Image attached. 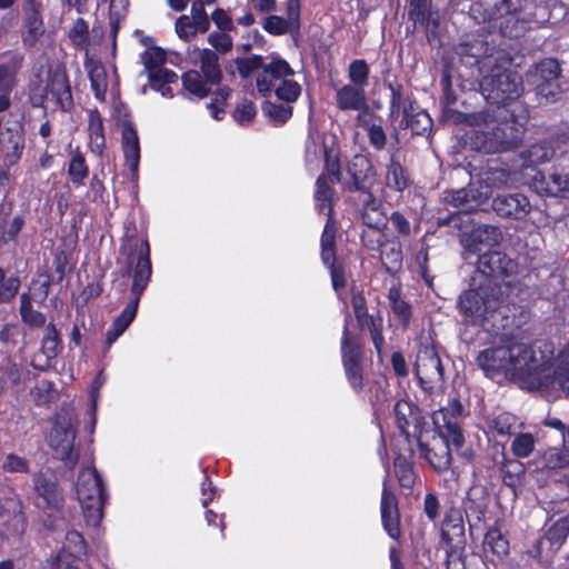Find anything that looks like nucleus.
Here are the masks:
<instances>
[{"label": "nucleus", "instance_id": "nucleus-17", "mask_svg": "<svg viewBox=\"0 0 569 569\" xmlns=\"http://www.w3.org/2000/svg\"><path fill=\"white\" fill-rule=\"evenodd\" d=\"M76 436L77 432L70 423L61 425L57 422L53 425L49 438L53 457L59 459L68 470H73L80 458L79 452L74 450Z\"/></svg>", "mask_w": 569, "mask_h": 569}, {"label": "nucleus", "instance_id": "nucleus-45", "mask_svg": "<svg viewBox=\"0 0 569 569\" xmlns=\"http://www.w3.org/2000/svg\"><path fill=\"white\" fill-rule=\"evenodd\" d=\"M68 177L71 183L77 188L84 186L89 177V166L79 147L71 152L68 163Z\"/></svg>", "mask_w": 569, "mask_h": 569}, {"label": "nucleus", "instance_id": "nucleus-47", "mask_svg": "<svg viewBox=\"0 0 569 569\" xmlns=\"http://www.w3.org/2000/svg\"><path fill=\"white\" fill-rule=\"evenodd\" d=\"M20 317L23 323L31 328H41L46 323V315L32 307V299L29 292L20 295Z\"/></svg>", "mask_w": 569, "mask_h": 569}, {"label": "nucleus", "instance_id": "nucleus-26", "mask_svg": "<svg viewBox=\"0 0 569 569\" xmlns=\"http://www.w3.org/2000/svg\"><path fill=\"white\" fill-rule=\"evenodd\" d=\"M121 148L123 151L124 163L130 171L131 178L138 179L140 142L137 130L130 121H124L122 123Z\"/></svg>", "mask_w": 569, "mask_h": 569}, {"label": "nucleus", "instance_id": "nucleus-37", "mask_svg": "<svg viewBox=\"0 0 569 569\" xmlns=\"http://www.w3.org/2000/svg\"><path fill=\"white\" fill-rule=\"evenodd\" d=\"M400 284L391 286L388 291V300L390 309L402 329H407L412 319V306L409 301L401 297Z\"/></svg>", "mask_w": 569, "mask_h": 569}, {"label": "nucleus", "instance_id": "nucleus-24", "mask_svg": "<svg viewBox=\"0 0 569 569\" xmlns=\"http://www.w3.org/2000/svg\"><path fill=\"white\" fill-rule=\"evenodd\" d=\"M23 63L24 54L18 49H10L0 53V92H12L14 90Z\"/></svg>", "mask_w": 569, "mask_h": 569}, {"label": "nucleus", "instance_id": "nucleus-33", "mask_svg": "<svg viewBox=\"0 0 569 569\" xmlns=\"http://www.w3.org/2000/svg\"><path fill=\"white\" fill-rule=\"evenodd\" d=\"M492 209L496 213H529L530 201L520 192H502L498 193L492 201Z\"/></svg>", "mask_w": 569, "mask_h": 569}, {"label": "nucleus", "instance_id": "nucleus-7", "mask_svg": "<svg viewBox=\"0 0 569 569\" xmlns=\"http://www.w3.org/2000/svg\"><path fill=\"white\" fill-rule=\"evenodd\" d=\"M76 493L87 525L98 527L103 518V508L109 500V492L93 465L80 469Z\"/></svg>", "mask_w": 569, "mask_h": 569}, {"label": "nucleus", "instance_id": "nucleus-42", "mask_svg": "<svg viewBox=\"0 0 569 569\" xmlns=\"http://www.w3.org/2000/svg\"><path fill=\"white\" fill-rule=\"evenodd\" d=\"M182 88L190 96L197 99H204L211 94L213 87L202 77V74L194 69H190L181 74Z\"/></svg>", "mask_w": 569, "mask_h": 569}, {"label": "nucleus", "instance_id": "nucleus-63", "mask_svg": "<svg viewBox=\"0 0 569 569\" xmlns=\"http://www.w3.org/2000/svg\"><path fill=\"white\" fill-rule=\"evenodd\" d=\"M257 116V107L250 100H244L241 103L237 104L233 112V120L242 127L249 126L252 123Z\"/></svg>", "mask_w": 569, "mask_h": 569}, {"label": "nucleus", "instance_id": "nucleus-35", "mask_svg": "<svg viewBox=\"0 0 569 569\" xmlns=\"http://www.w3.org/2000/svg\"><path fill=\"white\" fill-rule=\"evenodd\" d=\"M396 152L389 156L386 168V186L395 191L402 192L411 184V177L408 169L400 162Z\"/></svg>", "mask_w": 569, "mask_h": 569}, {"label": "nucleus", "instance_id": "nucleus-23", "mask_svg": "<svg viewBox=\"0 0 569 569\" xmlns=\"http://www.w3.org/2000/svg\"><path fill=\"white\" fill-rule=\"evenodd\" d=\"M295 70L281 57H272L268 63H262V71L256 78L257 91L264 98L270 97L273 90V80H286L292 77Z\"/></svg>", "mask_w": 569, "mask_h": 569}, {"label": "nucleus", "instance_id": "nucleus-22", "mask_svg": "<svg viewBox=\"0 0 569 569\" xmlns=\"http://www.w3.org/2000/svg\"><path fill=\"white\" fill-rule=\"evenodd\" d=\"M387 477L383 480V488L380 501L381 523L387 535L399 541L401 538L399 502L396 493L388 487Z\"/></svg>", "mask_w": 569, "mask_h": 569}, {"label": "nucleus", "instance_id": "nucleus-21", "mask_svg": "<svg viewBox=\"0 0 569 569\" xmlns=\"http://www.w3.org/2000/svg\"><path fill=\"white\" fill-rule=\"evenodd\" d=\"M26 149V132L22 123L8 127L0 136V156L3 167L10 169L19 163Z\"/></svg>", "mask_w": 569, "mask_h": 569}, {"label": "nucleus", "instance_id": "nucleus-15", "mask_svg": "<svg viewBox=\"0 0 569 569\" xmlns=\"http://www.w3.org/2000/svg\"><path fill=\"white\" fill-rule=\"evenodd\" d=\"M465 407L458 397H453L438 411L432 415L433 430L443 432L452 440V447L460 449L465 443V436L461 428V419Z\"/></svg>", "mask_w": 569, "mask_h": 569}, {"label": "nucleus", "instance_id": "nucleus-39", "mask_svg": "<svg viewBox=\"0 0 569 569\" xmlns=\"http://www.w3.org/2000/svg\"><path fill=\"white\" fill-rule=\"evenodd\" d=\"M199 68L202 77L212 86L221 87L223 79L219 56L211 49H202L199 54Z\"/></svg>", "mask_w": 569, "mask_h": 569}, {"label": "nucleus", "instance_id": "nucleus-19", "mask_svg": "<svg viewBox=\"0 0 569 569\" xmlns=\"http://www.w3.org/2000/svg\"><path fill=\"white\" fill-rule=\"evenodd\" d=\"M46 80L48 96H51L56 107L64 112L70 111L74 102L66 68L63 66L49 67Z\"/></svg>", "mask_w": 569, "mask_h": 569}, {"label": "nucleus", "instance_id": "nucleus-3", "mask_svg": "<svg viewBox=\"0 0 569 569\" xmlns=\"http://www.w3.org/2000/svg\"><path fill=\"white\" fill-rule=\"evenodd\" d=\"M476 363L483 370L487 377L495 378L498 375H511L526 382L529 388L547 386L550 383L543 372L539 369V358L530 345L515 342L509 346H497L481 350Z\"/></svg>", "mask_w": 569, "mask_h": 569}, {"label": "nucleus", "instance_id": "nucleus-46", "mask_svg": "<svg viewBox=\"0 0 569 569\" xmlns=\"http://www.w3.org/2000/svg\"><path fill=\"white\" fill-rule=\"evenodd\" d=\"M261 111L269 122L274 127L283 126L293 114V107L288 103H276L266 100L261 104Z\"/></svg>", "mask_w": 569, "mask_h": 569}, {"label": "nucleus", "instance_id": "nucleus-50", "mask_svg": "<svg viewBox=\"0 0 569 569\" xmlns=\"http://www.w3.org/2000/svg\"><path fill=\"white\" fill-rule=\"evenodd\" d=\"M88 78L94 98L100 102H104L108 89L106 68L101 63L91 66L88 70Z\"/></svg>", "mask_w": 569, "mask_h": 569}, {"label": "nucleus", "instance_id": "nucleus-28", "mask_svg": "<svg viewBox=\"0 0 569 569\" xmlns=\"http://www.w3.org/2000/svg\"><path fill=\"white\" fill-rule=\"evenodd\" d=\"M336 104L341 111H369L366 89L352 84H343L336 90Z\"/></svg>", "mask_w": 569, "mask_h": 569}, {"label": "nucleus", "instance_id": "nucleus-60", "mask_svg": "<svg viewBox=\"0 0 569 569\" xmlns=\"http://www.w3.org/2000/svg\"><path fill=\"white\" fill-rule=\"evenodd\" d=\"M545 467L549 470H557L569 467V451L562 448H549L543 453Z\"/></svg>", "mask_w": 569, "mask_h": 569}, {"label": "nucleus", "instance_id": "nucleus-11", "mask_svg": "<svg viewBox=\"0 0 569 569\" xmlns=\"http://www.w3.org/2000/svg\"><path fill=\"white\" fill-rule=\"evenodd\" d=\"M395 427L401 445L421 441L430 432L429 422L423 410L413 401L400 399L393 406Z\"/></svg>", "mask_w": 569, "mask_h": 569}, {"label": "nucleus", "instance_id": "nucleus-30", "mask_svg": "<svg viewBox=\"0 0 569 569\" xmlns=\"http://www.w3.org/2000/svg\"><path fill=\"white\" fill-rule=\"evenodd\" d=\"M501 456L502 460L498 467L501 481L516 493L525 485L527 468L520 460L508 458L503 449L501 450Z\"/></svg>", "mask_w": 569, "mask_h": 569}, {"label": "nucleus", "instance_id": "nucleus-44", "mask_svg": "<svg viewBox=\"0 0 569 569\" xmlns=\"http://www.w3.org/2000/svg\"><path fill=\"white\" fill-rule=\"evenodd\" d=\"M558 551L559 550L542 532L528 548L527 555L539 565L548 567L553 561Z\"/></svg>", "mask_w": 569, "mask_h": 569}, {"label": "nucleus", "instance_id": "nucleus-57", "mask_svg": "<svg viewBox=\"0 0 569 569\" xmlns=\"http://www.w3.org/2000/svg\"><path fill=\"white\" fill-rule=\"evenodd\" d=\"M218 0H193L191 4V20L199 29V32L204 33L210 28V18L204 9V6L217 3Z\"/></svg>", "mask_w": 569, "mask_h": 569}, {"label": "nucleus", "instance_id": "nucleus-54", "mask_svg": "<svg viewBox=\"0 0 569 569\" xmlns=\"http://www.w3.org/2000/svg\"><path fill=\"white\" fill-rule=\"evenodd\" d=\"M21 280L19 276L6 277V271L0 267V305L10 303L19 292Z\"/></svg>", "mask_w": 569, "mask_h": 569}, {"label": "nucleus", "instance_id": "nucleus-53", "mask_svg": "<svg viewBox=\"0 0 569 569\" xmlns=\"http://www.w3.org/2000/svg\"><path fill=\"white\" fill-rule=\"evenodd\" d=\"M370 68L365 59H355L348 67L349 84L366 89L369 83Z\"/></svg>", "mask_w": 569, "mask_h": 569}, {"label": "nucleus", "instance_id": "nucleus-4", "mask_svg": "<svg viewBox=\"0 0 569 569\" xmlns=\"http://www.w3.org/2000/svg\"><path fill=\"white\" fill-rule=\"evenodd\" d=\"M458 309L467 322L495 335L512 325L500 286L478 282L476 288L465 290L459 296Z\"/></svg>", "mask_w": 569, "mask_h": 569}, {"label": "nucleus", "instance_id": "nucleus-38", "mask_svg": "<svg viewBox=\"0 0 569 569\" xmlns=\"http://www.w3.org/2000/svg\"><path fill=\"white\" fill-rule=\"evenodd\" d=\"M337 222L335 220V216H328L327 222L325 224L320 246H321V261L328 268L330 266L337 264V253H336V233H337Z\"/></svg>", "mask_w": 569, "mask_h": 569}, {"label": "nucleus", "instance_id": "nucleus-1", "mask_svg": "<svg viewBox=\"0 0 569 569\" xmlns=\"http://www.w3.org/2000/svg\"><path fill=\"white\" fill-rule=\"evenodd\" d=\"M351 306L358 325V330L351 329L352 317L349 312L343 319V330L340 343L341 362L346 379L355 392L365 387V338L362 331L368 328L370 338L380 357L385 346L383 327L369 315L367 299L362 291L352 289Z\"/></svg>", "mask_w": 569, "mask_h": 569}, {"label": "nucleus", "instance_id": "nucleus-59", "mask_svg": "<svg viewBox=\"0 0 569 569\" xmlns=\"http://www.w3.org/2000/svg\"><path fill=\"white\" fill-rule=\"evenodd\" d=\"M233 62L239 76L242 79H247L259 69L262 70L263 57L260 54H252L251 57H237Z\"/></svg>", "mask_w": 569, "mask_h": 569}, {"label": "nucleus", "instance_id": "nucleus-8", "mask_svg": "<svg viewBox=\"0 0 569 569\" xmlns=\"http://www.w3.org/2000/svg\"><path fill=\"white\" fill-rule=\"evenodd\" d=\"M480 86L487 101L496 108H510L523 91L522 79L517 72L497 67L483 77Z\"/></svg>", "mask_w": 569, "mask_h": 569}, {"label": "nucleus", "instance_id": "nucleus-62", "mask_svg": "<svg viewBox=\"0 0 569 569\" xmlns=\"http://www.w3.org/2000/svg\"><path fill=\"white\" fill-rule=\"evenodd\" d=\"M142 63L147 72L150 70L163 69L167 60L166 51L160 47H151L147 49L142 56Z\"/></svg>", "mask_w": 569, "mask_h": 569}, {"label": "nucleus", "instance_id": "nucleus-9", "mask_svg": "<svg viewBox=\"0 0 569 569\" xmlns=\"http://www.w3.org/2000/svg\"><path fill=\"white\" fill-rule=\"evenodd\" d=\"M323 170L315 183V209L318 213H333L335 184L342 178L339 150L323 144Z\"/></svg>", "mask_w": 569, "mask_h": 569}, {"label": "nucleus", "instance_id": "nucleus-40", "mask_svg": "<svg viewBox=\"0 0 569 569\" xmlns=\"http://www.w3.org/2000/svg\"><path fill=\"white\" fill-rule=\"evenodd\" d=\"M483 549L496 557L498 561H502L510 552L509 540L497 526H492L485 535Z\"/></svg>", "mask_w": 569, "mask_h": 569}, {"label": "nucleus", "instance_id": "nucleus-43", "mask_svg": "<svg viewBox=\"0 0 569 569\" xmlns=\"http://www.w3.org/2000/svg\"><path fill=\"white\" fill-rule=\"evenodd\" d=\"M481 197L482 192L477 188L469 186L467 188L445 190L441 199L446 204L452 206L453 208H460L471 202L480 204L482 202L480 200Z\"/></svg>", "mask_w": 569, "mask_h": 569}, {"label": "nucleus", "instance_id": "nucleus-25", "mask_svg": "<svg viewBox=\"0 0 569 569\" xmlns=\"http://www.w3.org/2000/svg\"><path fill=\"white\" fill-rule=\"evenodd\" d=\"M560 73L561 68L556 59L546 58L538 62L533 76L539 93L547 98L555 97L559 90L558 79Z\"/></svg>", "mask_w": 569, "mask_h": 569}, {"label": "nucleus", "instance_id": "nucleus-13", "mask_svg": "<svg viewBox=\"0 0 569 569\" xmlns=\"http://www.w3.org/2000/svg\"><path fill=\"white\" fill-rule=\"evenodd\" d=\"M440 540L446 546L448 558L460 557L466 549V529L460 508L446 507L440 525Z\"/></svg>", "mask_w": 569, "mask_h": 569}, {"label": "nucleus", "instance_id": "nucleus-52", "mask_svg": "<svg viewBox=\"0 0 569 569\" xmlns=\"http://www.w3.org/2000/svg\"><path fill=\"white\" fill-rule=\"evenodd\" d=\"M466 515L469 523L470 532L479 528V521L485 516V508L479 505V489H473L468 493L466 500Z\"/></svg>", "mask_w": 569, "mask_h": 569}, {"label": "nucleus", "instance_id": "nucleus-6", "mask_svg": "<svg viewBox=\"0 0 569 569\" xmlns=\"http://www.w3.org/2000/svg\"><path fill=\"white\" fill-rule=\"evenodd\" d=\"M347 171L351 178L348 186L347 203L356 213L376 211L378 202L371 191L377 178V171L369 156L355 154L348 163Z\"/></svg>", "mask_w": 569, "mask_h": 569}, {"label": "nucleus", "instance_id": "nucleus-41", "mask_svg": "<svg viewBox=\"0 0 569 569\" xmlns=\"http://www.w3.org/2000/svg\"><path fill=\"white\" fill-rule=\"evenodd\" d=\"M147 78L152 90L159 92L164 98H173V91L169 84L176 83L179 79L173 70L169 68L150 70L147 72Z\"/></svg>", "mask_w": 569, "mask_h": 569}, {"label": "nucleus", "instance_id": "nucleus-64", "mask_svg": "<svg viewBox=\"0 0 569 569\" xmlns=\"http://www.w3.org/2000/svg\"><path fill=\"white\" fill-rule=\"evenodd\" d=\"M535 449V438L531 433H519L511 443V451L517 458L529 457Z\"/></svg>", "mask_w": 569, "mask_h": 569}, {"label": "nucleus", "instance_id": "nucleus-51", "mask_svg": "<svg viewBox=\"0 0 569 569\" xmlns=\"http://www.w3.org/2000/svg\"><path fill=\"white\" fill-rule=\"evenodd\" d=\"M231 88L228 86L218 87L212 93L211 101L207 103V109L210 111L211 117L220 121L226 116V104L231 96Z\"/></svg>", "mask_w": 569, "mask_h": 569}, {"label": "nucleus", "instance_id": "nucleus-32", "mask_svg": "<svg viewBox=\"0 0 569 569\" xmlns=\"http://www.w3.org/2000/svg\"><path fill=\"white\" fill-rule=\"evenodd\" d=\"M539 368L546 369V372L543 373L550 383L547 386L532 387V389H549L558 383L569 395V363L565 366L563 363L558 362L555 367L551 356L547 357L541 355L539 357ZM538 371L540 372V369H538Z\"/></svg>", "mask_w": 569, "mask_h": 569}, {"label": "nucleus", "instance_id": "nucleus-14", "mask_svg": "<svg viewBox=\"0 0 569 569\" xmlns=\"http://www.w3.org/2000/svg\"><path fill=\"white\" fill-rule=\"evenodd\" d=\"M415 375L425 390H431L436 385L443 382V366L433 343L422 345L419 348L415 362Z\"/></svg>", "mask_w": 569, "mask_h": 569}, {"label": "nucleus", "instance_id": "nucleus-61", "mask_svg": "<svg viewBox=\"0 0 569 569\" xmlns=\"http://www.w3.org/2000/svg\"><path fill=\"white\" fill-rule=\"evenodd\" d=\"M36 80H31L28 86L29 102L33 108H44L48 100L47 83H42L40 74L36 76Z\"/></svg>", "mask_w": 569, "mask_h": 569}, {"label": "nucleus", "instance_id": "nucleus-12", "mask_svg": "<svg viewBox=\"0 0 569 569\" xmlns=\"http://www.w3.org/2000/svg\"><path fill=\"white\" fill-rule=\"evenodd\" d=\"M477 271L479 282L502 288V281L517 274L518 263L505 252L490 250L479 256Z\"/></svg>", "mask_w": 569, "mask_h": 569}, {"label": "nucleus", "instance_id": "nucleus-5", "mask_svg": "<svg viewBox=\"0 0 569 569\" xmlns=\"http://www.w3.org/2000/svg\"><path fill=\"white\" fill-rule=\"evenodd\" d=\"M479 122H496L490 130H475L470 137V147L485 153H498L518 148L523 139L525 123L515 113V109L496 108L479 113Z\"/></svg>", "mask_w": 569, "mask_h": 569}, {"label": "nucleus", "instance_id": "nucleus-10", "mask_svg": "<svg viewBox=\"0 0 569 569\" xmlns=\"http://www.w3.org/2000/svg\"><path fill=\"white\" fill-rule=\"evenodd\" d=\"M463 216H443L439 217L437 223L439 227H453L458 230L461 246L471 253H479L483 248H492L502 240V232L499 227L492 224L463 226Z\"/></svg>", "mask_w": 569, "mask_h": 569}, {"label": "nucleus", "instance_id": "nucleus-49", "mask_svg": "<svg viewBox=\"0 0 569 569\" xmlns=\"http://www.w3.org/2000/svg\"><path fill=\"white\" fill-rule=\"evenodd\" d=\"M542 532L560 550L569 537V512L545 527Z\"/></svg>", "mask_w": 569, "mask_h": 569}, {"label": "nucleus", "instance_id": "nucleus-31", "mask_svg": "<svg viewBox=\"0 0 569 569\" xmlns=\"http://www.w3.org/2000/svg\"><path fill=\"white\" fill-rule=\"evenodd\" d=\"M479 176H481L487 187L500 188L509 182L511 170L499 157L488 158L480 167Z\"/></svg>", "mask_w": 569, "mask_h": 569}, {"label": "nucleus", "instance_id": "nucleus-36", "mask_svg": "<svg viewBox=\"0 0 569 569\" xmlns=\"http://www.w3.org/2000/svg\"><path fill=\"white\" fill-rule=\"evenodd\" d=\"M88 134L91 151L97 156H102L106 148V134L103 118L98 108L88 110Z\"/></svg>", "mask_w": 569, "mask_h": 569}, {"label": "nucleus", "instance_id": "nucleus-2", "mask_svg": "<svg viewBox=\"0 0 569 569\" xmlns=\"http://www.w3.org/2000/svg\"><path fill=\"white\" fill-rule=\"evenodd\" d=\"M122 250L127 251V268L122 273V281L117 283L112 281L113 288L118 292H124L128 287V278L132 273V283L130 287V297L120 312V315L111 322L106 332V346L110 348L112 343L128 329V327L136 319L140 299L147 289L151 276L152 264L150 258V246L148 239H142L139 247L137 244L122 246Z\"/></svg>", "mask_w": 569, "mask_h": 569}, {"label": "nucleus", "instance_id": "nucleus-20", "mask_svg": "<svg viewBox=\"0 0 569 569\" xmlns=\"http://www.w3.org/2000/svg\"><path fill=\"white\" fill-rule=\"evenodd\" d=\"M34 492L43 500L47 508L59 511L63 508L64 498L54 472L47 468L39 470L32 478Z\"/></svg>", "mask_w": 569, "mask_h": 569}, {"label": "nucleus", "instance_id": "nucleus-29", "mask_svg": "<svg viewBox=\"0 0 569 569\" xmlns=\"http://www.w3.org/2000/svg\"><path fill=\"white\" fill-rule=\"evenodd\" d=\"M377 236L379 258L387 273L390 276L397 274L402 267V250L401 243L397 240H385L383 233L375 231Z\"/></svg>", "mask_w": 569, "mask_h": 569}, {"label": "nucleus", "instance_id": "nucleus-16", "mask_svg": "<svg viewBox=\"0 0 569 569\" xmlns=\"http://www.w3.org/2000/svg\"><path fill=\"white\" fill-rule=\"evenodd\" d=\"M430 440L421 439L417 442L420 458L425 459L430 467L438 473L450 469L452 463L451 448L452 440L443 432L432 430Z\"/></svg>", "mask_w": 569, "mask_h": 569}, {"label": "nucleus", "instance_id": "nucleus-56", "mask_svg": "<svg viewBox=\"0 0 569 569\" xmlns=\"http://www.w3.org/2000/svg\"><path fill=\"white\" fill-rule=\"evenodd\" d=\"M278 100L291 104L296 102L301 96L302 88L300 83L295 80H281L279 84L272 90Z\"/></svg>", "mask_w": 569, "mask_h": 569}, {"label": "nucleus", "instance_id": "nucleus-27", "mask_svg": "<svg viewBox=\"0 0 569 569\" xmlns=\"http://www.w3.org/2000/svg\"><path fill=\"white\" fill-rule=\"evenodd\" d=\"M402 122L411 130L412 136H425L430 132L433 121L430 114L419 106L415 98H408L402 110Z\"/></svg>", "mask_w": 569, "mask_h": 569}, {"label": "nucleus", "instance_id": "nucleus-18", "mask_svg": "<svg viewBox=\"0 0 569 569\" xmlns=\"http://www.w3.org/2000/svg\"><path fill=\"white\" fill-rule=\"evenodd\" d=\"M393 475L399 487L406 496L413 492L419 480V473L415 466V449L411 445L396 442L393 446Z\"/></svg>", "mask_w": 569, "mask_h": 569}, {"label": "nucleus", "instance_id": "nucleus-48", "mask_svg": "<svg viewBox=\"0 0 569 569\" xmlns=\"http://www.w3.org/2000/svg\"><path fill=\"white\" fill-rule=\"evenodd\" d=\"M63 350L60 333L53 322L46 326V333L41 340V351L47 359L57 358Z\"/></svg>", "mask_w": 569, "mask_h": 569}, {"label": "nucleus", "instance_id": "nucleus-55", "mask_svg": "<svg viewBox=\"0 0 569 569\" xmlns=\"http://www.w3.org/2000/svg\"><path fill=\"white\" fill-rule=\"evenodd\" d=\"M386 87L390 91L389 117L397 119L402 113L407 99L412 97L403 96V86L400 82H388Z\"/></svg>", "mask_w": 569, "mask_h": 569}, {"label": "nucleus", "instance_id": "nucleus-58", "mask_svg": "<svg viewBox=\"0 0 569 569\" xmlns=\"http://www.w3.org/2000/svg\"><path fill=\"white\" fill-rule=\"evenodd\" d=\"M516 416L509 412H501L492 419L488 420V428L499 436H510L513 433L516 426Z\"/></svg>", "mask_w": 569, "mask_h": 569}, {"label": "nucleus", "instance_id": "nucleus-34", "mask_svg": "<svg viewBox=\"0 0 569 569\" xmlns=\"http://www.w3.org/2000/svg\"><path fill=\"white\" fill-rule=\"evenodd\" d=\"M412 24L407 26V32H413L417 28L425 31L426 39L429 44L433 46L440 40V14L437 8H432L427 12H421L418 18L409 20Z\"/></svg>", "mask_w": 569, "mask_h": 569}]
</instances>
